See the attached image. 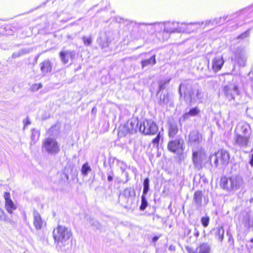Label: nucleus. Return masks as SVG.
Wrapping results in <instances>:
<instances>
[{"instance_id":"obj_1","label":"nucleus","mask_w":253,"mask_h":253,"mask_svg":"<svg viewBox=\"0 0 253 253\" xmlns=\"http://www.w3.org/2000/svg\"><path fill=\"white\" fill-rule=\"evenodd\" d=\"M251 128L247 123L239 124L234 130L233 144L236 148L244 150L251 144Z\"/></svg>"},{"instance_id":"obj_2","label":"nucleus","mask_w":253,"mask_h":253,"mask_svg":"<svg viewBox=\"0 0 253 253\" xmlns=\"http://www.w3.org/2000/svg\"><path fill=\"white\" fill-rule=\"evenodd\" d=\"M72 236L71 230L59 225L53 231V237L56 248L58 252H66L69 249V240Z\"/></svg>"},{"instance_id":"obj_3","label":"nucleus","mask_w":253,"mask_h":253,"mask_svg":"<svg viewBox=\"0 0 253 253\" xmlns=\"http://www.w3.org/2000/svg\"><path fill=\"white\" fill-rule=\"evenodd\" d=\"M220 185L223 189L230 193H235L244 187V181L241 175L234 174L229 177H222Z\"/></svg>"},{"instance_id":"obj_4","label":"nucleus","mask_w":253,"mask_h":253,"mask_svg":"<svg viewBox=\"0 0 253 253\" xmlns=\"http://www.w3.org/2000/svg\"><path fill=\"white\" fill-rule=\"evenodd\" d=\"M185 96L188 95L189 98L190 103H192L193 102L199 101L202 102L203 99V93L201 89L194 86L191 90L188 91L186 88L185 83L181 84L179 87V92L180 96H182V92Z\"/></svg>"},{"instance_id":"obj_5","label":"nucleus","mask_w":253,"mask_h":253,"mask_svg":"<svg viewBox=\"0 0 253 253\" xmlns=\"http://www.w3.org/2000/svg\"><path fill=\"white\" fill-rule=\"evenodd\" d=\"M210 163L211 166L217 168L219 165L226 166L230 160V155L228 151L224 149H220L217 153L210 157Z\"/></svg>"},{"instance_id":"obj_6","label":"nucleus","mask_w":253,"mask_h":253,"mask_svg":"<svg viewBox=\"0 0 253 253\" xmlns=\"http://www.w3.org/2000/svg\"><path fill=\"white\" fill-rule=\"evenodd\" d=\"M209 160L210 161V158L208 159L204 150L200 149L193 152L192 162L196 169L198 170L202 169Z\"/></svg>"},{"instance_id":"obj_7","label":"nucleus","mask_w":253,"mask_h":253,"mask_svg":"<svg viewBox=\"0 0 253 253\" xmlns=\"http://www.w3.org/2000/svg\"><path fill=\"white\" fill-rule=\"evenodd\" d=\"M136 127H139V131L146 135H154L158 131L157 124L151 120H146L140 123L139 126L137 122Z\"/></svg>"},{"instance_id":"obj_8","label":"nucleus","mask_w":253,"mask_h":253,"mask_svg":"<svg viewBox=\"0 0 253 253\" xmlns=\"http://www.w3.org/2000/svg\"><path fill=\"white\" fill-rule=\"evenodd\" d=\"M42 149L48 154L56 155L60 151L59 145L54 138L48 137L44 140Z\"/></svg>"},{"instance_id":"obj_9","label":"nucleus","mask_w":253,"mask_h":253,"mask_svg":"<svg viewBox=\"0 0 253 253\" xmlns=\"http://www.w3.org/2000/svg\"><path fill=\"white\" fill-rule=\"evenodd\" d=\"M156 25L164 27V32L166 33H172L174 32H181L183 29L180 27V23L175 21H168L165 23H158Z\"/></svg>"},{"instance_id":"obj_10","label":"nucleus","mask_w":253,"mask_h":253,"mask_svg":"<svg viewBox=\"0 0 253 253\" xmlns=\"http://www.w3.org/2000/svg\"><path fill=\"white\" fill-rule=\"evenodd\" d=\"M231 60L235 63H237L240 66H245L246 62L245 49L241 47H237L231 56Z\"/></svg>"},{"instance_id":"obj_11","label":"nucleus","mask_w":253,"mask_h":253,"mask_svg":"<svg viewBox=\"0 0 253 253\" xmlns=\"http://www.w3.org/2000/svg\"><path fill=\"white\" fill-rule=\"evenodd\" d=\"M183 140L181 137H177L174 140L169 141L168 143V149L173 153H181L182 152Z\"/></svg>"},{"instance_id":"obj_12","label":"nucleus","mask_w":253,"mask_h":253,"mask_svg":"<svg viewBox=\"0 0 253 253\" xmlns=\"http://www.w3.org/2000/svg\"><path fill=\"white\" fill-rule=\"evenodd\" d=\"M135 123L132 122L127 123L126 125H121L119 127L118 136L120 137L125 136L128 133H133L136 131V126L134 127Z\"/></svg>"},{"instance_id":"obj_13","label":"nucleus","mask_w":253,"mask_h":253,"mask_svg":"<svg viewBox=\"0 0 253 253\" xmlns=\"http://www.w3.org/2000/svg\"><path fill=\"white\" fill-rule=\"evenodd\" d=\"M223 91L225 95L229 100L235 99V95L239 94L238 87L234 84H230L224 87Z\"/></svg>"},{"instance_id":"obj_14","label":"nucleus","mask_w":253,"mask_h":253,"mask_svg":"<svg viewBox=\"0 0 253 253\" xmlns=\"http://www.w3.org/2000/svg\"><path fill=\"white\" fill-rule=\"evenodd\" d=\"M150 53H144L141 54V56H144L145 59L141 61V64L142 68L148 66H152L156 63V55L155 54L149 56Z\"/></svg>"},{"instance_id":"obj_15","label":"nucleus","mask_w":253,"mask_h":253,"mask_svg":"<svg viewBox=\"0 0 253 253\" xmlns=\"http://www.w3.org/2000/svg\"><path fill=\"white\" fill-rule=\"evenodd\" d=\"M224 60L221 56H216L211 60V70L214 73L219 71L223 67Z\"/></svg>"},{"instance_id":"obj_16","label":"nucleus","mask_w":253,"mask_h":253,"mask_svg":"<svg viewBox=\"0 0 253 253\" xmlns=\"http://www.w3.org/2000/svg\"><path fill=\"white\" fill-rule=\"evenodd\" d=\"M205 26V22L202 21L201 22H194L190 23H180V27L183 29V31L182 32H187L190 33L193 31L200 27H202L203 26Z\"/></svg>"},{"instance_id":"obj_17","label":"nucleus","mask_w":253,"mask_h":253,"mask_svg":"<svg viewBox=\"0 0 253 253\" xmlns=\"http://www.w3.org/2000/svg\"><path fill=\"white\" fill-rule=\"evenodd\" d=\"M202 141V135L196 131H191L189 135V144L190 145L199 143Z\"/></svg>"},{"instance_id":"obj_18","label":"nucleus","mask_w":253,"mask_h":253,"mask_svg":"<svg viewBox=\"0 0 253 253\" xmlns=\"http://www.w3.org/2000/svg\"><path fill=\"white\" fill-rule=\"evenodd\" d=\"M227 17V16H224L223 17H220L210 20H207L205 21V26H203V28L210 26H214L216 25L222 24L226 20Z\"/></svg>"},{"instance_id":"obj_19","label":"nucleus","mask_w":253,"mask_h":253,"mask_svg":"<svg viewBox=\"0 0 253 253\" xmlns=\"http://www.w3.org/2000/svg\"><path fill=\"white\" fill-rule=\"evenodd\" d=\"M236 17L239 18H243L246 16L251 17L253 16V6L244 8L236 13Z\"/></svg>"},{"instance_id":"obj_20","label":"nucleus","mask_w":253,"mask_h":253,"mask_svg":"<svg viewBox=\"0 0 253 253\" xmlns=\"http://www.w3.org/2000/svg\"><path fill=\"white\" fill-rule=\"evenodd\" d=\"M200 112V109L198 107L192 108L187 112L185 113L180 119V121L183 119V121L188 120L190 117L197 116Z\"/></svg>"},{"instance_id":"obj_21","label":"nucleus","mask_w":253,"mask_h":253,"mask_svg":"<svg viewBox=\"0 0 253 253\" xmlns=\"http://www.w3.org/2000/svg\"><path fill=\"white\" fill-rule=\"evenodd\" d=\"M41 71L43 75L50 73L52 70V64L49 60H45L40 64Z\"/></svg>"},{"instance_id":"obj_22","label":"nucleus","mask_w":253,"mask_h":253,"mask_svg":"<svg viewBox=\"0 0 253 253\" xmlns=\"http://www.w3.org/2000/svg\"><path fill=\"white\" fill-rule=\"evenodd\" d=\"M34 220L33 223L35 228L40 230L42 228V220L40 214L37 211H34L33 212Z\"/></svg>"},{"instance_id":"obj_23","label":"nucleus","mask_w":253,"mask_h":253,"mask_svg":"<svg viewBox=\"0 0 253 253\" xmlns=\"http://www.w3.org/2000/svg\"><path fill=\"white\" fill-rule=\"evenodd\" d=\"M74 56V53L73 51L64 50L61 51L60 52V58L62 62L64 64H66L68 62L69 58H72Z\"/></svg>"},{"instance_id":"obj_24","label":"nucleus","mask_w":253,"mask_h":253,"mask_svg":"<svg viewBox=\"0 0 253 253\" xmlns=\"http://www.w3.org/2000/svg\"><path fill=\"white\" fill-rule=\"evenodd\" d=\"M203 194L201 191H197L195 192L193 198V201L197 207V209H199L202 206Z\"/></svg>"},{"instance_id":"obj_25","label":"nucleus","mask_w":253,"mask_h":253,"mask_svg":"<svg viewBox=\"0 0 253 253\" xmlns=\"http://www.w3.org/2000/svg\"><path fill=\"white\" fill-rule=\"evenodd\" d=\"M214 234L217 240L221 242L224 236V229L222 226H218L214 230Z\"/></svg>"},{"instance_id":"obj_26","label":"nucleus","mask_w":253,"mask_h":253,"mask_svg":"<svg viewBox=\"0 0 253 253\" xmlns=\"http://www.w3.org/2000/svg\"><path fill=\"white\" fill-rule=\"evenodd\" d=\"M97 42L102 48L108 46L110 43L109 38L105 35L99 37Z\"/></svg>"},{"instance_id":"obj_27","label":"nucleus","mask_w":253,"mask_h":253,"mask_svg":"<svg viewBox=\"0 0 253 253\" xmlns=\"http://www.w3.org/2000/svg\"><path fill=\"white\" fill-rule=\"evenodd\" d=\"M178 131V127L177 124L170 123L169 125V135L170 137H174Z\"/></svg>"},{"instance_id":"obj_28","label":"nucleus","mask_w":253,"mask_h":253,"mask_svg":"<svg viewBox=\"0 0 253 253\" xmlns=\"http://www.w3.org/2000/svg\"><path fill=\"white\" fill-rule=\"evenodd\" d=\"M211 249L210 245L207 243L201 244L197 249L199 250V253H210Z\"/></svg>"},{"instance_id":"obj_29","label":"nucleus","mask_w":253,"mask_h":253,"mask_svg":"<svg viewBox=\"0 0 253 253\" xmlns=\"http://www.w3.org/2000/svg\"><path fill=\"white\" fill-rule=\"evenodd\" d=\"M5 207L7 211L10 214H12L13 211L17 209L16 206L12 201H8L5 202Z\"/></svg>"},{"instance_id":"obj_30","label":"nucleus","mask_w":253,"mask_h":253,"mask_svg":"<svg viewBox=\"0 0 253 253\" xmlns=\"http://www.w3.org/2000/svg\"><path fill=\"white\" fill-rule=\"evenodd\" d=\"M91 171V169L89 166L88 163H84L82 167L81 172L83 176H86L88 175V172Z\"/></svg>"},{"instance_id":"obj_31","label":"nucleus","mask_w":253,"mask_h":253,"mask_svg":"<svg viewBox=\"0 0 253 253\" xmlns=\"http://www.w3.org/2000/svg\"><path fill=\"white\" fill-rule=\"evenodd\" d=\"M123 195L126 199L135 195L134 191L131 188H126L124 190Z\"/></svg>"},{"instance_id":"obj_32","label":"nucleus","mask_w":253,"mask_h":253,"mask_svg":"<svg viewBox=\"0 0 253 253\" xmlns=\"http://www.w3.org/2000/svg\"><path fill=\"white\" fill-rule=\"evenodd\" d=\"M148 206V202L146 200V195H142L141 202L139 207V209L141 211H144Z\"/></svg>"},{"instance_id":"obj_33","label":"nucleus","mask_w":253,"mask_h":253,"mask_svg":"<svg viewBox=\"0 0 253 253\" xmlns=\"http://www.w3.org/2000/svg\"><path fill=\"white\" fill-rule=\"evenodd\" d=\"M40 132L38 130L33 129L32 131L31 139L32 141L35 143L37 142L40 137Z\"/></svg>"},{"instance_id":"obj_34","label":"nucleus","mask_w":253,"mask_h":253,"mask_svg":"<svg viewBox=\"0 0 253 253\" xmlns=\"http://www.w3.org/2000/svg\"><path fill=\"white\" fill-rule=\"evenodd\" d=\"M149 179L146 178L143 182V190L142 195H146L149 190Z\"/></svg>"},{"instance_id":"obj_35","label":"nucleus","mask_w":253,"mask_h":253,"mask_svg":"<svg viewBox=\"0 0 253 253\" xmlns=\"http://www.w3.org/2000/svg\"><path fill=\"white\" fill-rule=\"evenodd\" d=\"M29 51H30V50L29 49H26V48L22 49L20 50V51H19L18 52L13 53L12 55V57L13 58L19 57L24 54L29 53Z\"/></svg>"},{"instance_id":"obj_36","label":"nucleus","mask_w":253,"mask_h":253,"mask_svg":"<svg viewBox=\"0 0 253 253\" xmlns=\"http://www.w3.org/2000/svg\"><path fill=\"white\" fill-rule=\"evenodd\" d=\"M169 101V97L168 94H164L160 96V104L161 105L167 104Z\"/></svg>"},{"instance_id":"obj_37","label":"nucleus","mask_w":253,"mask_h":253,"mask_svg":"<svg viewBox=\"0 0 253 253\" xmlns=\"http://www.w3.org/2000/svg\"><path fill=\"white\" fill-rule=\"evenodd\" d=\"M82 39L85 46H87L91 44L92 42L91 36H83Z\"/></svg>"},{"instance_id":"obj_38","label":"nucleus","mask_w":253,"mask_h":253,"mask_svg":"<svg viewBox=\"0 0 253 253\" xmlns=\"http://www.w3.org/2000/svg\"><path fill=\"white\" fill-rule=\"evenodd\" d=\"M202 224L204 227H207L210 222V217L208 216L202 217L201 219Z\"/></svg>"},{"instance_id":"obj_39","label":"nucleus","mask_w":253,"mask_h":253,"mask_svg":"<svg viewBox=\"0 0 253 253\" xmlns=\"http://www.w3.org/2000/svg\"><path fill=\"white\" fill-rule=\"evenodd\" d=\"M0 220L5 221H8L9 220V219L1 208H0Z\"/></svg>"},{"instance_id":"obj_40","label":"nucleus","mask_w":253,"mask_h":253,"mask_svg":"<svg viewBox=\"0 0 253 253\" xmlns=\"http://www.w3.org/2000/svg\"><path fill=\"white\" fill-rule=\"evenodd\" d=\"M250 35L249 31H246L244 33L241 34L240 35L237 37V40H243L248 37H249Z\"/></svg>"},{"instance_id":"obj_41","label":"nucleus","mask_w":253,"mask_h":253,"mask_svg":"<svg viewBox=\"0 0 253 253\" xmlns=\"http://www.w3.org/2000/svg\"><path fill=\"white\" fill-rule=\"evenodd\" d=\"M160 138H161L160 133H159L158 134V135H157V136L154 139H153L152 140V143L154 144V145H156L157 146H158Z\"/></svg>"},{"instance_id":"obj_42","label":"nucleus","mask_w":253,"mask_h":253,"mask_svg":"<svg viewBox=\"0 0 253 253\" xmlns=\"http://www.w3.org/2000/svg\"><path fill=\"white\" fill-rule=\"evenodd\" d=\"M158 23H165V22H155L154 23L149 24V25L154 26V27L156 30L159 31L162 30V29L164 30V27H162L160 26L156 25V24H158Z\"/></svg>"},{"instance_id":"obj_43","label":"nucleus","mask_w":253,"mask_h":253,"mask_svg":"<svg viewBox=\"0 0 253 253\" xmlns=\"http://www.w3.org/2000/svg\"><path fill=\"white\" fill-rule=\"evenodd\" d=\"M169 80L165 81L164 83L161 82L159 84V91H161L165 88V84L169 83Z\"/></svg>"},{"instance_id":"obj_44","label":"nucleus","mask_w":253,"mask_h":253,"mask_svg":"<svg viewBox=\"0 0 253 253\" xmlns=\"http://www.w3.org/2000/svg\"><path fill=\"white\" fill-rule=\"evenodd\" d=\"M23 124L24 125V128H25L27 126L31 124V122L28 117H27L25 119L23 120Z\"/></svg>"},{"instance_id":"obj_45","label":"nucleus","mask_w":253,"mask_h":253,"mask_svg":"<svg viewBox=\"0 0 253 253\" xmlns=\"http://www.w3.org/2000/svg\"><path fill=\"white\" fill-rule=\"evenodd\" d=\"M4 198L5 202H6L7 201H12L10 199V194L8 192L4 193Z\"/></svg>"},{"instance_id":"obj_46","label":"nucleus","mask_w":253,"mask_h":253,"mask_svg":"<svg viewBox=\"0 0 253 253\" xmlns=\"http://www.w3.org/2000/svg\"><path fill=\"white\" fill-rule=\"evenodd\" d=\"M42 87V85L41 84H34L32 86L33 89H36L38 90L39 89L41 88Z\"/></svg>"},{"instance_id":"obj_47","label":"nucleus","mask_w":253,"mask_h":253,"mask_svg":"<svg viewBox=\"0 0 253 253\" xmlns=\"http://www.w3.org/2000/svg\"><path fill=\"white\" fill-rule=\"evenodd\" d=\"M249 164L251 167H253V154L250 156Z\"/></svg>"},{"instance_id":"obj_48","label":"nucleus","mask_w":253,"mask_h":253,"mask_svg":"<svg viewBox=\"0 0 253 253\" xmlns=\"http://www.w3.org/2000/svg\"><path fill=\"white\" fill-rule=\"evenodd\" d=\"M186 250L188 253H195L194 250L189 247H186Z\"/></svg>"},{"instance_id":"obj_49","label":"nucleus","mask_w":253,"mask_h":253,"mask_svg":"<svg viewBox=\"0 0 253 253\" xmlns=\"http://www.w3.org/2000/svg\"><path fill=\"white\" fill-rule=\"evenodd\" d=\"M113 173H110V174H108V177H107V179L109 181H112L113 180Z\"/></svg>"},{"instance_id":"obj_50","label":"nucleus","mask_w":253,"mask_h":253,"mask_svg":"<svg viewBox=\"0 0 253 253\" xmlns=\"http://www.w3.org/2000/svg\"><path fill=\"white\" fill-rule=\"evenodd\" d=\"M199 231L197 230V228H195V233H194V235L195 236H196V237H198L199 236Z\"/></svg>"},{"instance_id":"obj_51","label":"nucleus","mask_w":253,"mask_h":253,"mask_svg":"<svg viewBox=\"0 0 253 253\" xmlns=\"http://www.w3.org/2000/svg\"><path fill=\"white\" fill-rule=\"evenodd\" d=\"M158 239H159V237L154 236L152 239V241L153 242H156V241H158Z\"/></svg>"},{"instance_id":"obj_52","label":"nucleus","mask_w":253,"mask_h":253,"mask_svg":"<svg viewBox=\"0 0 253 253\" xmlns=\"http://www.w3.org/2000/svg\"><path fill=\"white\" fill-rule=\"evenodd\" d=\"M75 35H74L73 37H71V36H69V35H68L67 36V38L68 39H73L75 37Z\"/></svg>"},{"instance_id":"obj_53","label":"nucleus","mask_w":253,"mask_h":253,"mask_svg":"<svg viewBox=\"0 0 253 253\" xmlns=\"http://www.w3.org/2000/svg\"><path fill=\"white\" fill-rule=\"evenodd\" d=\"M96 111V109L95 107H93L91 110V113H93L94 112H95Z\"/></svg>"},{"instance_id":"obj_54","label":"nucleus","mask_w":253,"mask_h":253,"mask_svg":"<svg viewBox=\"0 0 253 253\" xmlns=\"http://www.w3.org/2000/svg\"><path fill=\"white\" fill-rule=\"evenodd\" d=\"M204 201L205 202V203L207 204V203L208 202V199H206L205 197H204Z\"/></svg>"},{"instance_id":"obj_55","label":"nucleus","mask_w":253,"mask_h":253,"mask_svg":"<svg viewBox=\"0 0 253 253\" xmlns=\"http://www.w3.org/2000/svg\"><path fill=\"white\" fill-rule=\"evenodd\" d=\"M250 202L251 203H253V198H252L251 199H250Z\"/></svg>"},{"instance_id":"obj_56","label":"nucleus","mask_w":253,"mask_h":253,"mask_svg":"<svg viewBox=\"0 0 253 253\" xmlns=\"http://www.w3.org/2000/svg\"><path fill=\"white\" fill-rule=\"evenodd\" d=\"M234 27H234V28H233V29H232L231 30L235 29L237 28V25H235Z\"/></svg>"},{"instance_id":"obj_57","label":"nucleus","mask_w":253,"mask_h":253,"mask_svg":"<svg viewBox=\"0 0 253 253\" xmlns=\"http://www.w3.org/2000/svg\"><path fill=\"white\" fill-rule=\"evenodd\" d=\"M250 242L253 243V238L250 240Z\"/></svg>"},{"instance_id":"obj_58","label":"nucleus","mask_w":253,"mask_h":253,"mask_svg":"<svg viewBox=\"0 0 253 253\" xmlns=\"http://www.w3.org/2000/svg\"><path fill=\"white\" fill-rule=\"evenodd\" d=\"M208 67L209 69H210V66H209V63H208Z\"/></svg>"}]
</instances>
